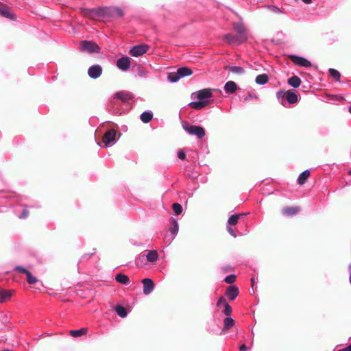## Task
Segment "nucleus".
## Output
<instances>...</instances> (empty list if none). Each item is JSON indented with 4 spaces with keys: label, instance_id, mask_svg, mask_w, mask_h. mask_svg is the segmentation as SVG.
<instances>
[{
    "label": "nucleus",
    "instance_id": "obj_27",
    "mask_svg": "<svg viewBox=\"0 0 351 351\" xmlns=\"http://www.w3.org/2000/svg\"><path fill=\"white\" fill-rule=\"evenodd\" d=\"M269 77L267 74H261L256 76L255 82L258 85H265L267 83Z\"/></svg>",
    "mask_w": 351,
    "mask_h": 351
},
{
    "label": "nucleus",
    "instance_id": "obj_35",
    "mask_svg": "<svg viewBox=\"0 0 351 351\" xmlns=\"http://www.w3.org/2000/svg\"><path fill=\"white\" fill-rule=\"evenodd\" d=\"M172 208L174 213L177 215H180L183 210L182 205L179 203H173L172 204Z\"/></svg>",
    "mask_w": 351,
    "mask_h": 351
},
{
    "label": "nucleus",
    "instance_id": "obj_55",
    "mask_svg": "<svg viewBox=\"0 0 351 351\" xmlns=\"http://www.w3.org/2000/svg\"><path fill=\"white\" fill-rule=\"evenodd\" d=\"M348 174L351 176V169L349 170Z\"/></svg>",
    "mask_w": 351,
    "mask_h": 351
},
{
    "label": "nucleus",
    "instance_id": "obj_41",
    "mask_svg": "<svg viewBox=\"0 0 351 351\" xmlns=\"http://www.w3.org/2000/svg\"><path fill=\"white\" fill-rule=\"evenodd\" d=\"M235 280L236 276L234 274L227 276L224 280V281L228 284H232Z\"/></svg>",
    "mask_w": 351,
    "mask_h": 351
},
{
    "label": "nucleus",
    "instance_id": "obj_17",
    "mask_svg": "<svg viewBox=\"0 0 351 351\" xmlns=\"http://www.w3.org/2000/svg\"><path fill=\"white\" fill-rule=\"evenodd\" d=\"M300 208L298 206L285 207L282 209V213L284 215L293 216L297 214Z\"/></svg>",
    "mask_w": 351,
    "mask_h": 351
},
{
    "label": "nucleus",
    "instance_id": "obj_46",
    "mask_svg": "<svg viewBox=\"0 0 351 351\" xmlns=\"http://www.w3.org/2000/svg\"><path fill=\"white\" fill-rule=\"evenodd\" d=\"M178 157L181 160H184L186 157L185 153L182 150H179L178 152Z\"/></svg>",
    "mask_w": 351,
    "mask_h": 351
},
{
    "label": "nucleus",
    "instance_id": "obj_48",
    "mask_svg": "<svg viewBox=\"0 0 351 351\" xmlns=\"http://www.w3.org/2000/svg\"><path fill=\"white\" fill-rule=\"evenodd\" d=\"M304 3L309 4L312 2V0H302Z\"/></svg>",
    "mask_w": 351,
    "mask_h": 351
},
{
    "label": "nucleus",
    "instance_id": "obj_38",
    "mask_svg": "<svg viewBox=\"0 0 351 351\" xmlns=\"http://www.w3.org/2000/svg\"><path fill=\"white\" fill-rule=\"evenodd\" d=\"M265 8L276 14L282 13V11L280 10V9L276 5H265Z\"/></svg>",
    "mask_w": 351,
    "mask_h": 351
},
{
    "label": "nucleus",
    "instance_id": "obj_4",
    "mask_svg": "<svg viewBox=\"0 0 351 351\" xmlns=\"http://www.w3.org/2000/svg\"><path fill=\"white\" fill-rule=\"evenodd\" d=\"M110 7L86 9L85 14L90 17L98 16L101 18L109 17Z\"/></svg>",
    "mask_w": 351,
    "mask_h": 351
},
{
    "label": "nucleus",
    "instance_id": "obj_52",
    "mask_svg": "<svg viewBox=\"0 0 351 351\" xmlns=\"http://www.w3.org/2000/svg\"><path fill=\"white\" fill-rule=\"evenodd\" d=\"M247 214H248V213H243L239 214V215H240V217H241V216L246 215Z\"/></svg>",
    "mask_w": 351,
    "mask_h": 351
},
{
    "label": "nucleus",
    "instance_id": "obj_10",
    "mask_svg": "<svg viewBox=\"0 0 351 351\" xmlns=\"http://www.w3.org/2000/svg\"><path fill=\"white\" fill-rule=\"evenodd\" d=\"M290 58H291V61L297 65H299V66H303L305 68H308L311 66V62L304 57H300V56H298L295 55H291L290 56Z\"/></svg>",
    "mask_w": 351,
    "mask_h": 351
},
{
    "label": "nucleus",
    "instance_id": "obj_18",
    "mask_svg": "<svg viewBox=\"0 0 351 351\" xmlns=\"http://www.w3.org/2000/svg\"><path fill=\"white\" fill-rule=\"evenodd\" d=\"M12 292L13 291L11 290H6L0 288V302L3 303L10 299Z\"/></svg>",
    "mask_w": 351,
    "mask_h": 351
},
{
    "label": "nucleus",
    "instance_id": "obj_32",
    "mask_svg": "<svg viewBox=\"0 0 351 351\" xmlns=\"http://www.w3.org/2000/svg\"><path fill=\"white\" fill-rule=\"evenodd\" d=\"M0 14L8 19H14L13 14H12L8 8L3 7H0Z\"/></svg>",
    "mask_w": 351,
    "mask_h": 351
},
{
    "label": "nucleus",
    "instance_id": "obj_29",
    "mask_svg": "<svg viewBox=\"0 0 351 351\" xmlns=\"http://www.w3.org/2000/svg\"><path fill=\"white\" fill-rule=\"evenodd\" d=\"M115 312L119 317H121L122 318H124L128 315V312H127L125 308L121 305L116 306Z\"/></svg>",
    "mask_w": 351,
    "mask_h": 351
},
{
    "label": "nucleus",
    "instance_id": "obj_12",
    "mask_svg": "<svg viewBox=\"0 0 351 351\" xmlns=\"http://www.w3.org/2000/svg\"><path fill=\"white\" fill-rule=\"evenodd\" d=\"M233 27L234 30L237 32V34L239 35V38L241 41H246L247 37L245 34V27L241 23H234Z\"/></svg>",
    "mask_w": 351,
    "mask_h": 351
},
{
    "label": "nucleus",
    "instance_id": "obj_39",
    "mask_svg": "<svg viewBox=\"0 0 351 351\" xmlns=\"http://www.w3.org/2000/svg\"><path fill=\"white\" fill-rule=\"evenodd\" d=\"M27 281L29 284L33 285L38 282V279L32 275L31 272L29 271L27 274Z\"/></svg>",
    "mask_w": 351,
    "mask_h": 351
},
{
    "label": "nucleus",
    "instance_id": "obj_26",
    "mask_svg": "<svg viewBox=\"0 0 351 351\" xmlns=\"http://www.w3.org/2000/svg\"><path fill=\"white\" fill-rule=\"evenodd\" d=\"M310 175V171L309 170H305L302 171L298 178V182L300 184H304L306 182L307 178H308Z\"/></svg>",
    "mask_w": 351,
    "mask_h": 351
},
{
    "label": "nucleus",
    "instance_id": "obj_3",
    "mask_svg": "<svg viewBox=\"0 0 351 351\" xmlns=\"http://www.w3.org/2000/svg\"><path fill=\"white\" fill-rule=\"evenodd\" d=\"M182 126L185 132L197 136L198 138H203L206 134L204 129L201 126L190 125L186 121L182 123Z\"/></svg>",
    "mask_w": 351,
    "mask_h": 351
},
{
    "label": "nucleus",
    "instance_id": "obj_23",
    "mask_svg": "<svg viewBox=\"0 0 351 351\" xmlns=\"http://www.w3.org/2000/svg\"><path fill=\"white\" fill-rule=\"evenodd\" d=\"M110 10L109 17L117 18L123 16V11L119 8L110 7Z\"/></svg>",
    "mask_w": 351,
    "mask_h": 351
},
{
    "label": "nucleus",
    "instance_id": "obj_31",
    "mask_svg": "<svg viewBox=\"0 0 351 351\" xmlns=\"http://www.w3.org/2000/svg\"><path fill=\"white\" fill-rule=\"evenodd\" d=\"M287 91H285V90H279L276 93L277 99L280 102V104L282 106L286 105V103L285 101V97L287 99Z\"/></svg>",
    "mask_w": 351,
    "mask_h": 351
},
{
    "label": "nucleus",
    "instance_id": "obj_37",
    "mask_svg": "<svg viewBox=\"0 0 351 351\" xmlns=\"http://www.w3.org/2000/svg\"><path fill=\"white\" fill-rule=\"evenodd\" d=\"M180 78L181 77L177 75V71L169 73L168 76V80L173 83L178 82Z\"/></svg>",
    "mask_w": 351,
    "mask_h": 351
},
{
    "label": "nucleus",
    "instance_id": "obj_25",
    "mask_svg": "<svg viewBox=\"0 0 351 351\" xmlns=\"http://www.w3.org/2000/svg\"><path fill=\"white\" fill-rule=\"evenodd\" d=\"M140 118L143 123H147L153 119V114L151 111H145L141 114Z\"/></svg>",
    "mask_w": 351,
    "mask_h": 351
},
{
    "label": "nucleus",
    "instance_id": "obj_11",
    "mask_svg": "<svg viewBox=\"0 0 351 351\" xmlns=\"http://www.w3.org/2000/svg\"><path fill=\"white\" fill-rule=\"evenodd\" d=\"M116 64L120 70L126 71L131 66L130 59L128 57L121 58L117 60Z\"/></svg>",
    "mask_w": 351,
    "mask_h": 351
},
{
    "label": "nucleus",
    "instance_id": "obj_28",
    "mask_svg": "<svg viewBox=\"0 0 351 351\" xmlns=\"http://www.w3.org/2000/svg\"><path fill=\"white\" fill-rule=\"evenodd\" d=\"M115 280L123 285H128L129 283V278L128 276L121 273L117 274L115 276Z\"/></svg>",
    "mask_w": 351,
    "mask_h": 351
},
{
    "label": "nucleus",
    "instance_id": "obj_45",
    "mask_svg": "<svg viewBox=\"0 0 351 351\" xmlns=\"http://www.w3.org/2000/svg\"><path fill=\"white\" fill-rule=\"evenodd\" d=\"M227 230H228V233L233 237H237V234H236L234 229L230 226H227Z\"/></svg>",
    "mask_w": 351,
    "mask_h": 351
},
{
    "label": "nucleus",
    "instance_id": "obj_24",
    "mask_svg": "<svg viewBox=\"0 0 351 351\" xmlns=\"http://www.w3.org/2000/svg\"><path fill=\"white\" fill-rule=\"evenodd\" d=\"M192 73L193 72L191 69L188 67H181L177 70V75H180L181 78L189 76L192 74Z\"/></svg>",
    "mask_w": 351,
    "mask_h": 351
},
{
    "label": "nucleus",
    "instance_id": "obj_1",
    "mask_svg": "<svg viewBox=\"0 0 351 351\" xmlns=\"http://www.w3.org/2000/svg\"><path fill=\"white\" fill-rule=\"evenodd\" d=\"M193 99H197L198 101H191L189 106L195 110H201L206 106L210 99L213 97V93L209 89H202L191 95Z\"/></svg>",
    "mask_w": 351,
    "mask_h": 351
},
{
    "label": "nucleus",
    "instance_id": "obj_30",
    "mask_svg": "<svg viewBox=\"0 0 351 351\" xmlns=\"http://www.w3.org/2000/svg\"><path fill=\"white\" fill-rule=\"evenodd\" d=\"M87 329L82 328L79 330H73L70 331V334L73 337H79L86 334Z\"/></svg>",
    "mask_w": 351,
    "mask_h": 351
},
{
    "label": "nucleus",
    "instance_id": "obj_21",
    "mask_svg": "<svg viewBox=\"0 0 351 351\" xmlns=\"http://www.w3.org/2000/svg\"><path fill=\"white\" fill-rule=\"evenodd\" d=\"M287 83H288V84L291 86L293 88H296L300 86L301 80L299 77H298L296 75H293L288 80Z\"/></svg>",
    "mask_w": 351,
    "mask_h": 351
},
{
    "label": "nucleus",
    "instance_id": "obj_5",
    "mask_svg": "<svg viewBox=\"0 0 351 351\" xmlns=\"http://www.w3.org/2000/svg\"><path fill=\"white\" fill-rule=\"evenodd\" d=\"M80 49L88 53H99L101 52L100 47L90 40H82L80 44Z\"/></svg>",
    "mask_w": 351,
    "mask_h": 351
},
{
    "label": "nucleus",
    "instance_id": "obj_2",
    "mask_svg": "<svg viewBox=\"0 0 351 351\" xmlns=\"http://www.w3.org/2000/svg\"><path fill=\"white\" fill-rule=\"evenodd\" d=\"M132 95L128 92L120 91L114 94L112 101L110 104V110L112 113L115 114H122V110L118 107L119 106L118 99L123 103H128L132 99Z\"/></svg>",
    "mask_w": 351,
    "mask_h": 351
},
{
    "label": "nucleus",
    "instance_id": "obj_7",
    "mask_svg": "<svg viewBox=\"0 0 351 351\" xmlns=\"http://www.w3.org/2000/svg\"><path fill=\"white\" fill-rule=\"evenodd\" d=\"M145 256L147 262L155 263L158 259V253L156 250H149L147 252L146 255L140 256L137 258L136 264H139L140 262H143Z\"/></svg>",
    "mask_w": 351,
    "mask_h": 351
},
{
    "label": "nucleus",
    "instance_id": "obj_15",
    "mask_svg": "<svg viewBox=\"0 0 351 351\" xmlns=\"http://www.w3.org/2000/svg\"><path fill=\"white\" fill-rule=\"evenodd\" d=\"M224 40L226 41L228 44L231 45L234 43L238 44H241L245 41H241L239 38V35H233L231 34H225L223 36Z\"/></svg>",
    "mask_w": 351,
    "mask_h": 351
},
{
    "label": "nucleus",
    "instance_id": "obj_34",
    "mask_svg": "<svg viewBox=\"0 0 351 351\" xmlns=\"http://www.w3.org/2000/svg\"><path fill=\"white\" fill-rule=\"evenodd\" d=\"M239 218H240V215H231L228 218L227 226H235L236 224H237Z\"/></svg>",
    "mask_w": 351,
    "mask_h": 351
},
{
    "label": "nucleus",
    "instance_id": "obj_13",
    "mask_svg": "<svg viewBox=\"0 0 351 351\" xmlns=\"http://www.w3.org/2000/svg\"><path fill=\"white\" fill-rule=\"evenodd\" d=\"M143 285V293L148 295L151 293L154 288V281L151 278H145L142 280Z\"/></svg>",
    "mask_w": 351,
    "mask_h": 351
},
{
    "label": "nucleus",
    "instance_id": "obj_14",
    "mask_svg": "<svg viewBox=\"0 0 351 351\" xmlns=\"http://www.w3.org/2000/svg\"><path fill=\"white\" fill-rule=\"evenodd\" d=\"M239 289L235 285L230 286L226 291V295L230 300H234L239 295Z\"/></svg>",
    "mask_w": 351,
    "mask_h": 351
},
{
    "label": "nucleus",
    "instance_id": "obj_47",
    "mask_svg": "<svg viewBox=\"0 0 351 351\" xmlns=\"http://www.w3.org/2000/svg\"><path fill=\"white\" fill-rule=\"evenodd\" d=\"M247 348L245 344H243L239 347V351H247Z\"/></svg>",
    "mask_w": 351,
    "mask_h": 351
},
{
    "label": "nucleus",
    "instance_id": "obj_40",
    "mask_svg": "<svg viewBox=\"0 0 351 351\" xmlns=\"http://www.w3.org/2000/svg\"><path fill=\"white\" fill-rule=\"evenodd\" d=\"M19 208H23V212L20 215H18V217L19 219L27 218V216L29 215V211L27 210V208L23 205L20 206Z\"/></svg>",
    "mask_w": 351,
    "mask_h": 351
},
{
    "label": "nucleus",
    "instance_id": "obj_44",
    "mask_svg": "<svg viewBox=\"0 0 351 351\" xmlns=\"http://www.w3.org/2000/svg\"><path fill=\"white\" fill-rule=\"evenodd\" d=\"M14 270L19 271L21 273H24L25 274H27L29 271V270H27V269H25L21 266H16L14 267Z\"/></svg>",
    "mask_w": 351,
    "mask_h": 351
},
{
    "label": "nucleus",
    "instance_id": "obj_43",
    "mask_svg": "<svg viewBox=\"0 0 351 351\" xmlns=\"http://www.w3.org/2000/svg\"><path fill=\"white\" fill-rule=\"evenodd\" d=\"M226 303H227L226 300L224 298V297L221 296V297L219 298V300H218V301H217V302L216 305H217V307H219V306H221V305L225 306V304H226Z\"/></svg>",
    "mask_w": 351,
    "mask_h": 351
},
{
    "label": "nucleus",
    "instance_id": "obj_22",
    "mask_svg": "<svg viewBox=\"0 0 351 351\" xmlns=\"http://www.w3.org/2000/svg\"><path fill=\"white\" fill-rule=\"evenodd\" d=\"M234 320L230 317H227L223 320V328L222 331L225 332L228 330L230 328H232L234 325Z\"/></svg>",
    "mask_w": 351,
    "mask_h": 351
},
{
    "label": "nucleus",
    "instance_id": "obj_20",
    "mask_svg": "<svg viewBox=\"0 0 351 351\" xmlns=\"http://www.w3.org/2000/svg\"><path fill=\"white\" fill-rule=\"evenodd\" d=\"M286 101L289 104H294L298 101V95L291 90H287Z\"/></svg>",
    "mask_w": 351,
    "mask_h": 351
},
{
    "label": "nucleus",
    "instance_id": "obj_33",
    "mask_svg": "<svg viewBox=\"0 0 351 351\" xmlns=\"http://www.w3.org/2000/svg\"><path fill=\"white\" fill-rule=\"evenodd\" d=\"M229 71L233 73L239 75L243 74L245 72L244 69L239 66H231L229 67Z\"/></svg>",
    "mask_w": 351,
    "mask_h": 351
},
{
    "label": "nucleus",
    "instance_id": "obj_36",
    "mask_svg": "<svg viewBox=\"0 0 351 351\" xmlns=\"http://www.w3.org/2000/svg\"><path fill=\"white\" fill-rule=\"evenodd\" d=\"M328 71H329L330 75L332 77H334L337 81H338V82L340 81L341 74L337 70H336L335 69H330L328 70Z\"/></svg>",
    "mask_w": 351,
    "mask_h": 351
},
{
    "label": "nucleus",
    "instance_id": "obj_9",
    "mask_svg": "<svg viewBox=\"0 0 351 351\" xmlns=\"http://www.w3.org/2000/svg\"><path fill=\"white\" fill-rule=\"evenodd\" d=\"M103 69L99 64L90 66L88 69V75L91 79H97L102 73Z\"/></svg>",
    "mask_w": 351,
    "mask_h": 351
},
{
    "label": "nucleus",
    "instance_id": "obj_16",
    "mask_svg": "<svg viewBox=\"0 0 351 351\" xmlns=\"http://www.w3.org/2000/svg\"><path fill=\"white\" fill-rule=\"evenodd\" d=\"M237 85L233 81H228L224 85V90L228 93H234L237 90Z\"/></svg>",
    "mask_w": 351,
    "mask_h": 351
},
{
    "label": "nucleus",
    "instance_id": "obj_51",
    "mask_svg": "<svg viewBox=\"0 0 351 351\" xmlns=\"http://www.w3.org/2000/svg\"><path fill=\"white\" fill-rule=\"evenodd\" d=\"M348 269H349V271H350V278H351V263L349 265Z\"/></svg>",
    "mask_w": 351,
    "mask_h": 351
},
{
    "label": "nucleus",
    "instance_id": "obj_53",
    "mask_svg": "<svg viewBox=\"0 0 351 351\" xmlns=\"http://www.w3.org/2000/svg\"><path fill=\"white\" fill-rule=\"evenodd\" d=\"M349 351H351V343L347 347Z\"/></svg>",
    "mask_w": 351,
    "mask_h": 351
},
{
    "label": "nucleus",
    "instance_id": "obj_50",
    "mask_svg": "<svg viewBox=\"0 0 351 351\" xmlns=\"http://www.w3.org/2000/svg\"><path fill=\"white\" fill-rule=\"evenodd\" d=\"M338 351H349V350H348V348L346 347V348L341 349V350H339Z\"/></svg>",
    "mask_w": 351,
    "mask_h": 351
},
{
    "label": "nucleus",
    "instance_id": "obj_19",
    "mask_svg": "<svg viewBox=\"0 0 351 351\" xmlns=\"http://www.w3.org/2000/svg\"><path fill=\"white\" fill-rule=\"evenodd\" d=\"M179 230V225L176 219H171V227L169 229V231L171 234H172V238L170 240L169 242H171L172 240H173L177 235Z\"/></svg>",
    "mask_w": 351,
    "mask_h": 351
},
{
    "label": "nucleus",
    "instance_id": "obj_54",
    "mask_svg": "<svg viewBox=\"0 0 351 351\" xmlns=\"http://www.w3.org/2000/svg\"><path fill=\"white\" fill-rule=\"evenodd\" d=\"M348 111L351 114V106L349 108Z\"/></svg>",
    "mask_w": 351,
    "mask_h": 351
},
{
    "label": "nucleus",
    "instance_id": "obj_42",
    "mask_svg": "<svg viewBox=\"0 0 351 351\" xmlns=\"http://www.w3.org/2000/svg\"><path fill=\"white\" fill-rule=\"evenodd\" d=\"M223 312L226 316H228V317L230 316L231 312H232V308L228 303L225 304L224 309H223Z\"/></svg>",
    "mask_w": 351,
    "mask_h": 351
},
{
    "label": "nucleus",
    "instance_id": "obj_8",
    "mask_svg": "<svg viewBox=\"0 0 351 351\" xmlns=\"http://www.w3.org/2000/svg\"><path fill=\"white\" fill-rule=\"evenodd\" d=\"M116 134L117 132L114 130H108L105 133L103 137V143H104L105 146L110 147L114 143Z\"/></svg>",
    "mask_w": 351,
    "mask_h": 351
},
{
    "label": "nucleus",
    "instance_id": "obj_6",
    "mask_svg": "<svg viewBox=\"0 0 351 351\" xmlns=\"http://www.w3.org/2000/svg\"><path fill=\"white\" fill-rule=\"evenodd\" d=\"M149 46L145 44L133 46L130 51V53L133 57H139L145 54L149 49Z\"/></svg>",
    "mask_w": 351,
    "mask_h": 351
},
{
    "label": "nucleus",
    "instance_id": "obj_49",
    "mask_svg": "<svg viewBox=\"0 0 351 351\" xmlns=\"http://www.w3.org/2000/svg\"><path fill=\"white\" fill-rule=\"evenodd\" d=\"M251 282H252V286L253 287L254 285V283H255V278L254 277H252L251 278Z\"/></svg>",
    "mask_w": 351,
    "mask_h": 351
}]
</instances>
